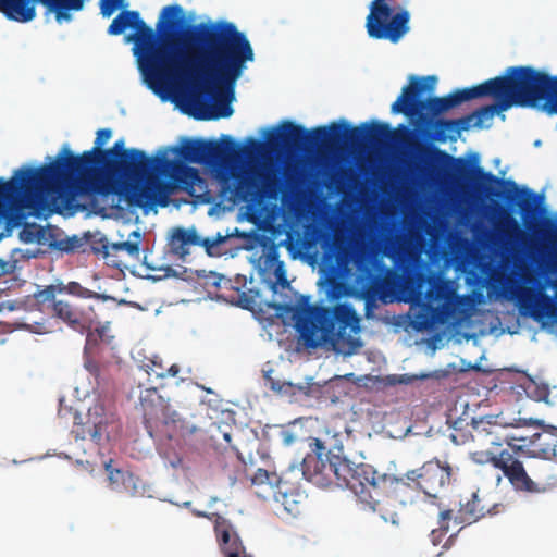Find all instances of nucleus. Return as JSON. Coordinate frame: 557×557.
Masks as SVG:
<instances>
[{"label":"nucleus","instance_id":"f257e3e1","mask_svg":"<svg viewBox=\"0 0 557 557\" xmlns=\"http://www.w3.org/2000/svg\"><path fill=\"white\" fill-rule=\"evenodd\" d=\"M184 25L183 8L171 4L162 9L157 22L159 40L138 11L122 10L107 32L119 36L127 28L134 29L126 39L135 44L139 69L150 88L201 84L214 100L212 111L201 117H228L233 114V87L246 63L253 61L252 47L234 23L224 20L198 23L177 36Z\"/></svg>","mask_w":557,"mask_h":557},{"label":"nucleus","instance_id":"f03ea898","mask_svg":"<svg viewBox=\"0 0 557 557\" xmlns=\"http://www.w3.org/2000/svg\"><path fill=\"white\" fill-rule=\"evenodd\" d=\"M394 133L389 124L379 121L364 122L359 126H350L345 121L333 122L329 126H318L311 131L292 121H284L278 128H273L267 133L265 143L250 137L247 140L249 146L247 149L227 135H223L221 141L185 139L181 147L172 149L177 159L168 158V160L180 161L186 166H188L186 163L218 165L230 154L235 157L250 156L262 152L264 147L272 152H299L307 148H329L341 144L351 147L363 144L381 147L394 136Z\"/></svg>","mask_w":557,"mask_h":557},{"label":"nucleus","instance_id":"7ed1b4c3","mask_svg":"<svg viewBox=\"0 0 557 557\" xmlns=\"http://www.w3.org/2000/svg\"><path fill=\"white\" fill-rule=\"evenodd\" d=\"M310 453L302 459V471L319 483H335L349 488L364 505L370 497L372 481L376 470L368 463L355 465L346 457L331 454L324 443L317 437H309Z\"/></svg>","mask_w":557,"mask_h":557},{"label":"nucleus","instance_id":"20e7f679","mask_svg":"<svg viewBox=\"0 0 557 557\" xmlns=\"http://www.w3.org/2000/svg\"><path fill=\"white\" fill-rule=\"evenodd\" d=\"M295 329L306 346L317 347L321 342L341 346L350 343L359 331V318L349 304L334 307L308 305L293 308Z\"/></svg>","mask_w":557,"mask_h":557},{"label":"nucleus","instance_id":"39448f33","mask_svg":"<svg viewBox=\"0 0 557 557\" xmlns=\"http://www.w3.org/2000/svg\"><path fill=\"white\" fill-rule=\"evenodd\" d=\"M410 147L420 154L428 157L431 162L445 166L448 170V176L457 183H469L475 180L478 187L483 188L490 195L497 194L487 188V184L508 186L509 189L506 191L505 198L508 201L518 200L517 205L523 214L524 221L527 222L528 216H533L535 214V194L528 188L520 189L513 181H505L498 178L491 172H485L481 166H479V157L476 154H473L472 161H468L463 158H454L446 151L434 146L413 143Z\"/></svg>","mask_w":557,"mask_h":557},{"label":"nucleus","instance_id":"423d86ee","mask_svg":"<svg viewBox=\"0 0 557 557\" xmlns=\"http://www.w3.org/2000/svg\"><path fill=\"white\" fill-rule=\"evenodd\" d=\"M70 295L81 299H96L107 301L110 296L99 294L82 286L78 282L54 284L45 286L35 293L34 297L42 305L48 313L59 323L79 334H89L97 322V313L92 306H84L66 298H58V295Z\"/></svg>","mask_w":557,"mask_h":557},{"label":"nucleus","instance_id":"0eeeda50","mask_svg":"<svg viewBox=\"0 0 557 557\" xmlns=\"http://www.w3.org/2000/svg\"><path fill=\"white\" fill-rule=\"evenodd\" d=\"M436 82V76L423 78L411 76L409 85L403 88L400 96L392 104V112L417 117L418 125L421 128L430 127L435 122L436 116L458 107L462 102L472 100L473 96L481 95L483 91L480 88H463L457 89L444 97L420 99L419 96L421 94L425 91L432 92L435 89Z\"/></svg>","mask_w":557,"mask_h":557},{"label":"nucleus","instance_id":"6e6552de","mask_svg":"<svg viewBox=\"0 0 557 557\" xmlns=\"http://www.w3.org/2000/svg\"><path fill=\"white\" fill-rule=\"evenodd\" d=\"M529 66H510L505 74L490 78L471 88H480L481 95L473 96L472 99L492 97L494 102L476 109L469 115L475 120L473 126L481 128L485 120L492 119L512 107H525L528 103Z\"/></svg>","mask_w":557,"mask_h":557},{"label":"nucleus","instance_id":"1a4fd4ad","mask_svg":"<svg viewBox=\"0 0 557 557\" xmlns=\"http://www.w3.org/2000/svg\"><path fill=\"white\" fill-rule=\"evenodd\" d=\"M139 406L144 425L151 438L172 440L194 432V429L176 411L171 410L168 400L156 387H148L140 392Z\"/></svg>","mask_w":557,"mask_h":557},{"label":"nucleus","instance_id":"9d476101","mask_svg":"<svg viewBox=\"0 0 557 557\" xmlns=\"http://www.w3.org/2000/svg\"><path fill=\"white\" fill-rule=\"evenodd\" d=\"M401 289L413 304L426 301L429 305L445 308L455 304L457 299L453 281L420 270H410L405 274Z\"/></svg>","mask_w":557,"mask_h":557},{"label":"nucleus","instance_id":"9b49d317","mask_svg":"<svg viewBox=\"0 0 557 557\" xmlns=\"http://www.w3.org/2000/svg\"><path fill=\"white\" fill-rule=\"evenodd\" d=\"M471 459L479 465L491 463L503 472L517 492L528 494H541L546 492V484L533 480L527 472L523 462L515 455L513 450L503 448L500 450L481 449L471 453Z\"/></svg>","mask_w":557,"mask_h":557},{"label":"nucleus","instance_id":"f8f14e48","mask_svg":"<svg viewBox=\"0 0 557 557\" xmlns=\"http://www.w3.org/2000/svg\"><path fill=\"white\" fill-rule=\"evenodd\" d=\"M369 9L366 28L370 38L397 44L410 30V13L407 10L394 12L387 0H372Z\"/></svg>","mask_w":557,"mask_h":557},{"label":"nucleus","instance_id":"ddd939ff","mask_svg":"<svg viewBox=\"0 0 557 557\" xmlns=\"http://www.w3.org/2000/svg\"><path fill=\"white\" fill-rule=\"evenodd\" d=\"M42 4L46 13L54 14L58 23L72 20L71 12L83 10L85 0H0V12L18 23H27L36 17V5Z\"/></svg>","mask_w":557,"mask_h":557},{"label":"nucleus","instance_id":"4468645a","mask_svg":"<svg viewBox=\"0 0 557 557\" xmlns=\"http://www.w3.org/2000/svg\"><path fill=\"white\" fill-rule=\"evenodd\" d=\"M232 182L224 180L223 191L230 193L234 201H253L259 197H275L281 189V182L275 175L257 174L250 171L233 170Z\"/></svg>","mask_w":557,"mask_h":557},{"label":"nucleus","instance_id":"2eb2a0df","mask_svg":"<svg viewBox=\"0 0 557 557\" xmlns=\"http://www.w3.org/2000/svg\"><path fill=\"white\" fill-rule=\"evenodd\" d=\"M414 487L413 483L405 478H397L393 474H379L375 472V480L372 481L370 488V497L367 500V506L380 512L384 520H387L385 509L387 506H395V504L407 505L411 502V490Z\"/></svg>","mask_w":557,"mask_h":557},{"label":"nucleus","instance_id":"dca6fc26","mask_svg":"<svg viewBox=\"0 0 557 557\" xmlns=\"http://www.w3.org/2000/svg\"><path fill=\"white\" fill-rule=\"evenodd\" d=\"M120 424L113 413L106 411L102 404L91 406L84 419L79 418L72 429L76 440H90L98 446H104L112 435L119 432Z\"/></svg>","mask_w":557,"mask_h":557},{"label":"nucleus","instance_id":"f3484780","mask_svg":"<svg viewBox=\"0 0 557 557\" xmlns=\"http://www.w3.org/2000/svg\"><path fill=\"white\" fill-rule=\"evenodd\" d=\"M451 475V466L437 458L429 460L419 469L406 473V478L413 483L414 488L430 497H437L438 493L450 484Z\"/></svg>","mask_w":557,"mask_h":557},{"label":"nucleus","instance_id":"a211bd4d","mask_svg":"<svg viewBox=\"0 0 557 557\" xmlns=\"http://www.w3.org/2000/svg\"><path fill=\"white\" fill-rule=\"evenodd\" d=\"M516 298L520 308L528 311L535 320L556 315L554 299L541 289L531 286L518 287Z\"/></svg>","mask_w":557,"mask_h":557},{"label":"nucleus","instance_id":"6ab92c4d","mask_svg":"<svg viewBox=\"0 0 557 557\" xmlns=\"http://www.w3.org/2000/svg\"><path fill=\"white\" fill-rule=\"evenodd\" d=\"M143 242V234L139 231H133L126 240L110 243L106 237L99 239L94 251L101 253L103 259L110 262L113 267H121L122 262L117 260L122 252L126 253L133 260L140 258V244Z\"/></svg>","mask_w":557,"mask_h":557},{"label":"nucleus","instance_id":"aec40b11","mask_svg":"<svg viewBox=\"0 0 557 557\" xmlns=\"http://www.w3.org/2000/svg\"><path fill=\"white\" fill-rule=\"evenodd\" d=\"M210 520L214 525L219 547L225 557H250L230 520L219 513H212Z\"/></svg>","mask_w":557,"mask_h":557},{"label":"nucleus","instance_id":"412c9836","mask_svg":"<svg viewBox=\"0 0 557 557\" xmlns=\"http://www.w3.org/2000/svg\"><path fill=\"white\" fill-rule=\"evenodd\" d=\"M471 441L476 443L481 447H486L488 450H493V447H499L504 442L510 447H515L508 437L500 435V425L491 420H474L471 422Z\"/></svg>","mask_w":557,"mask_h":557},{"label":"nucleus","instance_id":"4be33fe9","mask_svg":"<svg viewBox=\"0 0 557 557\" xmlns=\"http://www.w3.org/2000/svg\"><path fill=\"white\" fill-rule=\"evenodd\" d=\"M473 115H463L459 119L451 120L436 119L430 127H423V129H434V134H428V136L434 141H456L461 132L468 131L471 127Z\"/></svg>","mask_w":557,"mask_h":557},{"label":"nucleus","instance_id":"5701e85b","mask_svg":"<svg viewBox=\"0 0 557 557\" xmlns=\"http://www.w3.org/2000/svg\"><path fill=\"white\" fill-rule=\"evenodd\" d=\"M511 441H527L532 447V453L542 459H550L557 456V428L544 429L541 432H535L529 437L512 436Z\"/></svg>","mask_w":557,"mask_h":557},{"label":"nucleus","instance_id":"b1692460","mask_svg":"<svg viewBox=\"0 0 557 557\" xmlns=\"http://www.w3.org/2000/svg\"><path fill=\"white\" fill-rule=\"evenodd\" d=\"M324 259L334 262L338 268H347L355 258L350 243L344 237H333L323 244Z\"/></svg>","mask_w":557,"mask_h":557},{"label":"nucleus","instance_id":"393cba45","mask_svg":"<svg viewBox=\"0 0 557 557\" xmlns=\"http://www.w3.org/2000/svg\"><path fill=\"white\" fill-rule=\"evenodd\" d=\"M490 508L483 504V498L478 492L471 493L470 496L460 499L459 509L454 519L456 523L471 524L484 517Z\"/></svg>","mask_w":557,"mask_h":557},{"label":"nucleus","instance_id":"a878e982","mask_svg":"<svg viewBox=\"0 0 557 557\" xmlns=\"http://www.w3.org/2000/svg\"><path fill=\"white\" fill-rule=\"evenodd\" d=\"M198 244L199 236L194 228L176 227L169 240V248L173 256L184 261L186 256L189 255L190 247Z\"/></svg>","mask_w":557,"mask_h":557},{"label":"nucleus","instance_id":"bb28decb","mask_svg":"<svg viewBox=\"0 0 557 557\" xmlns=\"http://www.w3.org/2000/svg\"><path fill=\"white\" fill-rule=\"evenodd\" d=\"M281 503L284 510L292 517L300 516L306 508L307 496L298 491H281Z\"/></svg>","mask_w":557,"mask_h":557},{"label":"nucleus","instance_id":"cd10ccee","mask_svg":"<svg viewBox=\"0 0 557 557\" xmlns=\"http://www.w3.org/2000/svg\"><path fill=\"white\" fill-rule=\"evenodd\" d=\"M104 469L108 474L109 485L113 491H122L126 482L132 480L133 475L129 472L113 468L112 460L106 462Z\"/></svg>","mask_w":557,"mask_h":557},{"label":"nucleus","instance_id":"c85d7f7f","mask_svg":"<svg viewBox=\"0 0 557 557\" xmlns=\"http://www.w3.org/2000/svg\"><path fill=\"white\" fill-rule=\"evenodd\" d=\"M453 518V510L446 509L441 511L438 518V529H434L430 533V540L434 546L438 545L442 542L443 536H445L449 529V521Z\"/></svg>","mask_w":557,"mask_h":557},{"label":"nucleus","instance_id":"c756f323","mask_svg":"<svg viewBox=\"0 0 557 557\" xmlns=\"http://www.w3.org/2000/svg\"><path fill=\"white\" fill-rule=\"evenodd\" d=\"M253 485H269L271 488H281V478L275 472H269L265 469H258L251 478Z\"/></svg>","mask_w":557,"mask_h":557},{"label":"nucleus","instance_id":"7c9ffc66","mask_svg":"<svg viewBox=\"0 0 557 557\" xmlns=\"http://www.w3.org/2000/svg\"><path fill=\"white\" fill-rule=\"evenodd\" d=\"M422 306L421 310L416 314L414 320L412 322L413 326L418 331L426 330L432 325V317L431 313L435 310L432 305H429L426 301L420 304Z\"/></svg>","mask_w":557,"mask_h":557},{"label":"nucleus","instance_id":"2f4dec72","mask_svg":"<svg viewBox=\"0 0 557 557\" xmlns=\"http://www.w3.org/2000/svg\"><path fill=\"white\" fill-rule=\"evenodd\" d=\"M503 235L509 242H513L519 235H523L518 222L508 213L504 212Z\"/></svg>","mask_w":557,"mask_h":557},{"label":"nucleus","instance_id":"473e14b6","mask_svg":"<svg viewBox=\"0 0 557 557\" xmlns=\"http://www.w3.org/2000/svg\"><path fill=\"white\" fill-rule=\"evenodd\" d=\"M125 0H99L100 12L104 17L111 16L116 10L125 9Z\"/></svg>","mask_w":557,"mask_h":557},{"label":"nucleus","instance_id":"72a5a7b5","mask_svg":"<svg viewBox=\"0 0 557 557\" xmlns=\"http://www.w3.org/2000/svg\"><path fill=\"white\" fill-rule=\"evenodd\" d=\"M144 367L149 375L154 374V376L159 379H163L166 376L174 377L180 372V367L177 364L170 366L168 369H165V371H159L156 368H153V366L149 364H144Z\"/></svg>","mask_w":557,"mask_h":557},{"label":"nucleus","instance_id":"f704fd0d","mask_svg":"<svg viewBox=\"0 0 557 557\" xmlns=\"http://www.w3.org/2000/svg\"><path fill=\"white\" fill-rule=\"evenodd\" d=\"M40 231L38 230L37 225L30 224L25 225L23 230L21 231V238L25 243H33L35 240H38Z\"/></svg>","mask_w":557,"mask_h":557},{"label":"nucleus","instance_id":"c9c22d12","mask_svg":"<svg viewBox=\"0 0 557 557\" xmlns=\"http://www.w3.org/2000/svg\"><path fill=\"white\" fill-rule=\"evenodd\" d=\"M450 440L456 445H463L471 440V431L466 432L461 428L455 426L453 432L450 433Z\"/></svg>","mask_w":557,"mask_h":557},{"label":"nucleus","instance_id":"e433bc0d","mask_svg":"<svg viewBox=\"0 0 557 557\" xmlns=\"http://www.w3.org/2000/svg\"><path fill=\"white\" fill-rule=\"evenodd\" d=\"M112 132L110 128H101L97 132L95 147L91 150H102L101 147L111 138Z\"/></svg>","mask_w":557,"mask_h":557},{"label":"nucleus","instance_id":"4c0bfd02","mask_svg":"<svg viewBox=\"0 0 557 557\" xmlns=\"http://www.w3.org/2000/svg\"><path fill=\"white\" fill-rule=\"evenodd\" d=\"M509 425L513 426V428H522V426H531V425H534V426H537V428H542L544 425V423L540 419L518 418V419H515L513 422H511Z\"/></svg>","mask_w":557,"mask_h":557},{"label":"nucleus","instance_id":"58836bf2","mask_svg":"<svg viewBox=\"0 0 557 557\" xmlns=\"http://www.w3.org/2000/svg\"><path fill=\"white\" fill-rule=\"evenodd\" d=\"M404 245H405V242H404L403 238H398L396 240H392L388 244V246H387V249L389 251L386 252V255L389 256V257L400 256L404 252Z\"/></svg>","mask_w":557,"mask_h":557},{"label":"nucleus","instance_id":"ea45409f","mask_svg":"<svg viewBox=\"0 0 557 557\" xmlns=\"http://www.w3.org/2000/svg\"><path fill=\"white\" fill-rule=\"evenodd\" d=\"M197 246H202L206 248V251L209 256H213V248L215 247L212 237H206L201 239L199 237V244Z\"/></svg>","mask_w":557,"mask_h":557},{"label":"nucleus","instance_id":"a19ab883","mask_svg":"<svg viewBox=\"0 0 557 557\" xmlns=\"http://www.w3.org/2000/svg\"><path fill=\"white\" fill-rule=\"evenodd\" d=\"M146 364L153 366V368H156L159 371H165V368L163 367L162 361L158 357H154L153 359H149Z\"/></svg>","mask_w":557,"mask_h":557},{"label":"nucleus","instance_id":"79ce46f5","mask_svg":"<svg viewBox=\"0 0 557 557\" xmlns=\"http://www.w3.org/2000/svg\"><path fill=\"white\" fill-rule=\"evenodd\" d=\"M226 239V236L222 235V234H216V236L212 237V240L215 245V247L222 243H224Z\"/></svg>","mask_w":557,"mask_h":557},{"label":"nucleus","instance_id":"37998d69","mask_svg":"<svg viewBox=\"0 0 557 557\" xmlns=\"http://www.w3.org/2000/svg\"><path fill=\"white\" fill-rule=\"evenodd\" d=\"M193 512L196 517H199V518H208L210 520V517H212V513H207V512L200 511V510H194Z\"/></svg>","mask_w":557,"mask_h":557},{"label":"nucleus","instance_id":"c03bdc74","mask_svg":"<svg viewBox=\"0 0 557 557\" xmlns=\"http://www.w3.org/2000/svg\"><path fill=\"white\" fill-rule=\"evenodd\" d=\"M5 309L8 311H12L14 309V306L12 304H10L9 301L0 304V311H3Z\"/></svg>","mask_w":557,"mask_h":557},{"label":"nucleus","instance_id":"a18cd8bd","mask_svg":"<svg viewBox=\"0 0 557 557\" xmlns=\"http://www.w3.org/2000/svg\"><path fill=\"white\" fill-rule=\"evenodd\" d=\"M85 366L90 373H97L98 367L96 363L87 362Z\"/></svg>","mask_w":557,"mask_h":557},{"label":"nucleus","instance_id":"49530a36","mask_svg":"<svg viewBox=\"0 0 557 557\" xmlns=\"http://www.w3.org/2000/svg\"><path fill=\"white\" fill-rule=\"evenodd\" d=\"M268 259H269L270 261H272V260L277 261V256H276V253H275V252H271V253H269Z\"/></svg>","mask_w":557,"mask_h":557},{"label":"nucleus","instance_id":"de8ad7c7","mask_svg":"<svg viewBox=\"0 0 557 557\" xmlns=\"http://www.w3.org/2000/svg\"><path fill=\"white\" fill-rule=\"evenodd\" d=\"M283 268V262H278L277 272Z\"/></svg>","mask_w":557,"mask_h":557},{"label":"nucleus","instance_id":"09e8293b","mask_svg":"<svg viewBox=\"0 0 557 557\" xmlns=\"http://www.w3.org/2000/svg\"><path fill=\"white\" fill-rule=\"evenodd\" d=\"M224 437H225L226 441H230V435L228 434H225Z\"/></svg>","mask_w":557,"mask_h":557},{"label":"nucleus","instance_id":"8fccbe9b","mask_svg":"<svg viewBox=\"0 0 557 557\" xmlns=\"http://www.w3.org/2000/svg\"><path fill=\"white\" fill-rule=\"evenodd\" d=\"M373 281H374L375 283H376V282H379V277H376V276H375V277H373Z\"/></svg>","mask_w":557,"mask_h":557},{"label":"nucleus","instance_id":"3c124183","mask_svg":"<svg viewBox=\"0 0 557 557\" xmlns=\"http://www.w3.org/2000/svg\"><path fill=\"white\" fill-rule=\"evenodd\" d=\"M250 557H252V556H250Z\"/></svg>","mask_w":557,"mask_h":557}]
</instances>
